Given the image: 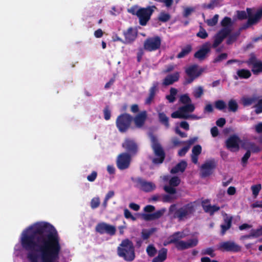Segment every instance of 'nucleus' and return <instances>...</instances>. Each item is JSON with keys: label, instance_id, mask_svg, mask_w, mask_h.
I'll return each instance as SVG.
<instances>
[{"label": "nucleus", "instance_id": "1", "mask_svg": "<svg viewBox=\"0 0 262 262\" xmlns=\"http://www.w3.org/2000/svg\"><path fill=\"white\" fill-rule=\"evenodd\" d=\"M20 243L28 252L30 262H55L61 251L60 237L55 227L47 222H38L24 230Z\"/></svg>", "mask_w": 262, "mask_h": 262}, {"label": "nucleus", "instance_id": "2", "mask_svg": "<svg viewBox=\"0 0 262 262\" xmlns=\"http://www.w3.org/2000/svg\"><path fill=\"white\" fill-rule=\"evenodd\" d=\"M117 251L120 257L128 262L133 261L136 257L133 243L128 238L122 241L117 247Z\"/></svg>", "mask_w": 262, "mask_h": 262}, {"label": "nucleus", "instance_id": "3", "mask_svg": "<svg viewBox=\"0 0 262 262\" xmlns=\"http://www.w3.org/2000/svg\"><path fill=\"white\" fill-rule=\"evenodd\" d=\"M199 204V201L197 200L183 205L174 211L173 217L178 219L179 221L187 219L194 213L195 207Z\"/></svg>", "mask_w": 262, "mask_h": 262}, {"label": "nucleus", "instance_id": "4", "mask_svg": "<svg viewBox=\"0 0 262 262\" xmlns=\"http://www.w3.org/2000/svg\"><path fill=\"white\" fill-rule=\"evenodd\" d=\"M150 139L151 147L155 156V157L152 159V163L154 165H159L163 163L165 159L166 154L156 137L152 136Z\"/></svg>", "mask_w": 262, "mask_h": 262}, {"label": "nucleus", "instance_id": "5", "mask_svg": "<svg viewBox=\"0 0 262 262\" xmlns=\"http://www.w3.org/2000/svg\"><path fill=\"white\" fill-rule=\"evenodd\" d=\"M133 121V117L130 114H121L116 119V127L120 133H125L130 128Z\"/></svg>", "mask_w": 262, "mask_h": 262}, {"label": "nucleus", "instance_id": "6", "mask_svg": "<svg viewBox=\"0 0 262 262\" xmlns=\"http://www.w3.org/2000/svg\"><path fill=\"white\" fill-rule=\"evenodd\" d=\"M156 8L155 6H147L146 8H140L137 10V16L141 26H145L147 25Z\"/></svg>", "mask_w": 262, "mask_h": 262}, {"label": "nucleus", "instance_id": "7", "mask_svg": "<svg viewBox=\"0 0 262 262\" xmlns=\"http://www.w3.org/2000/svg\"><path fill=\"white\" fill-rule=\"evenodd\" d=\"M251 67V72L255 75L262 73V61L258 59L254 53H250L249 58L244 62Z\"/></svg>", "mask_w": 262, "mask_h": 262}, {"label": "nucleus", "instance_id": "8", "mask_svg": "<svg viewBox=\"0 0 262 262\" xmlns=\"http://www.w3.org/2000/svg\"><path fill=\"white\" fill-rule=\"evenodd\" d=\"M162 39L158 35L146 38L143 43L144 49L148 52L159 50L161 46Z\"/></svg>", "mask_w": 262, "mask_h": 262}, {"label": "nucleus", "instance_id": "9", "mask_svg": "<svg viewBox=\"0 0 262 262\" xmlns=\"http://www.w3.org/2000/svg\"><path fill=\"white\" fill-rule=\"evenodd\" d=\"M218 249L223 252L232 253H237L242 250L241 246L232 241L220 243Z\"/></svg>", "mask_w": 262, "mask_h": 262}, {"label": "nucleus", "instance_id": "10", "mask_svg": "<svg viewBox=\"0 0 262 262\" xmlns=\"http://www.w3.org/2000/svg\"><path fill=\"white\" fill-rule=\"evenodd\" d=\"M211 43L207 41L201 45L199 49L194 54V57L199 61L204 60L211 52Z\"/></svg>", "mask_w": 262, "mask_h": 262}, {"label": "nucleus", "instance_id": "11", "mask_svg": "<svg viewBox=\"0 0 262 262\" xmlns=\"http://www.w3.org/2000/svg\"><path fill=\"white\" fill-rule=\"evenodd\" d=\"M202 70H198V66L194 64L190 66L185 69V73L188 78H185L184 84L192 83L193 80L199 77L202 74Z\"/></svg>", "mask_w": 262, "mask_h": 262}, {"label": "nucleus", "instance_id": "12", "mask_svg": "<svg viewBox=\"0 0 262 262\" xmlns=\"http://www.w3.org/2000/svg\"><path fill=\"white\" fill-rule=\"evenodd\" d=\"M95 230L100 234L106 233L111 236L114 235L116 232L115 226L104 222L98 223L95 227Z\"/></svg>", "mask_w": 262, "mask_h": 262}, {"label": "nucleus", "instance_id": "13", "mask_svg": "<svg viewBox=\"0 0 262 262\" xmlns=\"http://www.w3.org/2000/svg\"><path fill=\"white\" fill-rule=\"evenodd\" d=\"M131 156L126 152L120 154L117 158V166L120 170H124L128 168L130 165Z\"/></svg>", "mask_w": 262, "mask_h": 262}, {"label": "nucleus", "instance_id": "14", "mask_svg": "<svg viewBox=\"0 0 262 262\" xmlns=\"http://www.w3.org/2000/svg\"><path fill=\"white\" fill-rule=\"evenodd\" d=\"M122 146L130 156L136 155L138 152V145L133 139L126 138Z\"/></svg>", "mask_w": 262, "mask_h": 262}, {"label": "nucleus", "instance_id": "15", "mask_svg": "<svg viewBox=\"0 0 262 262\" xmlns=\"http://www.w3.org/2000/svg\"><path fill=\"white\" fill-rule=\"evenodd\" d=\"M240 138L236 135L230 136L226 141V146L232 151H238L239 149Z\"/></svg>", "mask_w": 262, "mask_h": 262}, {"label": "nucleus", "instance_id": "16", "mask_svg": "<svg viewBox=\"0 0 262 262\" xmlns=\"http://www.w3.org/2000/svg\"><path fill=\"white\" fill-rule=\"evenodd\" d=\"M198 244V240L196 238L188 239L187 242L184 241H179L175 247L178 250L182 251L196 246Z\"/></svg>", "mask_w": 262, "mask_h": 262}, {"label": "nucleus", "instance_id": "17", "mask_svg": "<svg viewBox=\"0 0 262 262\" xmlns=\"http://www.w3.org/2000/svg\"><path fill=\"white\" fill-rule=\"evenodd\" d=\"M216 167L214 160H210L203 164L201 166L202 176L206 177L212 174L213 170Z\"/></svg>", "mask_w": 262, "mask_h": 262}, {"label": "nucleus", "instance_id": "18", "mask_svg": "<svg viewBox=\"0 0 262 262\" xmlns=\"http://www.w3.org/2000/svg\"><path fill=\"white\" fill-rule=\"evenodd\" d=\"M137 183L140 185V189L144 192H151L156 188V186L154 183L147 182L141 178H138L137 179Z\"/></svg>", "mask_w": 262, "mask_h": 262}, {"label": "nucleus", "instance_id": "19", "mask_svg": "<svg viewBox=\"0 0 262 262\" xmlns=\"http://www.w3.org/2000/svg\"><path fill=\"white\" fill-rule=\"evenodd\" d=\"M147 113L146 111H143L133 118V121L137 128H142L147 119Z\"/></svg>", "mask_w": 262, "mask_h": 262}, {"label": "nucleus", "instance_id": "20", "mask_svg": "<svg viewBox=\"0 0 262 262\" xmlns=\"http://www.w3.org/2000/svg\"><path fill=\"white\" fill-rule=\"evenodd\" d=\"M125 37L124 43L129 44L132 43L137 36V32L132 28H129L126 31L123 32Z\"/></svg>", "mask_w": 262, "mask_h": 262}, {"label": "nucleus", "instance_id": "21", "mask_svg": "<svg viewBox=\"0 0 262 262\" xmlns=\"http://www.w3.org/2000/svg\"><path fill=\"white\" fill-rule=\"evenodd\" d=\"M186 236L183 231H177L173 233L171 235L169 236L168 238L167 243H164V245L166 246L167 244H174L176 245L181 239L184 238Z\"/></svg>", "mask_w": 262, "mask_h": 262}, {"label": "nucleus", "instance_id": "22", "mask_svg": "<svg viewBox=\"0 0 262 262\" xmlns=\"http://www.w3.org/2000/svg\"><path fill=\"white\" fill-rule=\"evenodd\" d=\"M180 74L178 72H176L172 74H169L166 76L163 80V84L164 85H169L174 82L179 80Z\"/></svg>", "mask_w": 262, "mask_h": 262}, {"label": "nucleus", "instance_id": "23", "mask_svg": "<svg viewBox=\"0 0 262 262\" xmlns=\"http://www.w3.org/2000/svg\"><path fill=\"white\" fill-rule=\"evenodd\" d=\"M232 216H226L224 218V224L221 225V235L225 234L226 232L229 230L232 226Z\"/></svg>", "mask_w": 262, "mask_h": 262}, {"label": "nucleus", "instance_id": "24", "mask_svg": "<svg viewBox=\"0 0 262 262\" xmlns=\"http://www.w3.org/2000/svg\"><path fill=\"white\" fill-rule=\"evenodd\" d=\"M157 91V85L155 84H153L152 86L149 89L148 96L146 98L145 100V104L150 105L152 101L154 100L156 96V94Z\"/></svg>", "mask_w": 262, "mask_h": 262}, {"label": "nucleus", "instance_id": "25", "mask_svg": "<svg viewBox=\"0 0 262 262\" xmlns=\"http://www.w3.org/2000/svg\"><path fill=\"white\" fill-rule=\"evenodd\" d=\"M187 167V163L185 161H181L178 163L175 166L171 168L170 173L175 174L179 172H183Z\"/></svg>", "mask_w": 262, "mask_h": 262}, {"label": "nucleus", "instance_id": "26", "mask_svg": "<svg viewBox=\"0 0 262 262\" xmlns=\"http://www.w3.org/2000/svg\"><path fill=\"white\" fill-rule=\"evenodd\" d=\"M256 18V16L254 17V18H248L246 23L242 25L239 28V31L246 30L248 28L257 24L259 21H257ZM239 33H240V32H239Z\"/></svg>", "mask_w": 262, "mask_h": 262}, {"label": "nucleus", "instance_id": "27", "mask_svg": "<svg viewBox=\"0 0 262 262\" xmlns=\"http://www.w3.org/2000/svg\"><path fill=\"white\" fill-rule=\"evenodd\" d=\"M237 76H234V79L237 80L238 78L241 79H248L251 76V72L247 69H242L238 70L236 72Z\"/></svg>", "mask_w": 262, "mask_h": 262}, {"label": "nucleus", "instance_id": "28", "mask_svg": "<svg viewBox=\"0 0 262 262\" xmlns=\"http://www.w3.org/2000/svg\"><path fill=\"white\" fill-rule=\"evenodd\" d=\"M252 9L250 8H247L246 9V13L248 18H254V17H257V21H259L262 18V8L257 9L256 12L254 14L252 13Z\"/></svg>", "mask_w": 262, "mask_h": 262}, {"label": "nucleus", "instance_id": "29", "mask_svg": "<svg viewBox=\"0 0 262 262\" xmlns=\"http://www.w3.org/2000/svg\"><path fill=\"white\" fill-rule=\"evenodd\" d=\"M258 97L254 96L252 97H244L242 98L241 101L244 106H248L255 103L258 101Z\"/></svg>", "mask_w": 262, "mask_h": 262}, {"label": "nucleus", "instance_id": "30", "mask_svg": "<svg viewBox=\"0 0 262 262\" xmlns=\"http://www.w3.org/2000/svg\"><path fill=\"white\" fill-rule=\"evenodd\" d=\"M171 117L172 118H181L185 119L189 118L190 117L195 118L194 116L189 115L188 114H184V113H183V112H182V111L181 110L180 107L179 108L178 111L173 112L171 114Z\"/></svg>", "mask_w": 262, "mask_h": 262}, {"label": "nucleus", "instance_id": "31", "mask_svg": "<svg viewBox=\"0 0 262 262\" xmlns=\"http://www.w3.org/2000/svg\"><path fill=\"white\" fill-rule=\"evenodd\" d=\"M192 48L191 45H187L184 48L182 49L181 51L177 55L178 58H182L188 55L192 51Z\"/></svg>", "mask_w": 262, "mask_h": 262}, {"label": "nucleus", "instance_id": "32", "mask_svg": "<svg viewBox=\"0 0 262 262\" xmlns=\"http://www.w3.org/2000/svg\"><path fill=\"white\" fill-rule=\"evenodd\" d=\"M158 118L159 122L164 125L166 128L169 127V118L163 112L158 113Z\"/></svg>", "mask_w": 262, "mask_h": 262}, {"label": "nucleus", "instance_id": "33", "mask_svg": "<svg viewBox=\"0 0 262 262\" xmlns=\"http://www.w3.org/2000/svg\"><path fill=\"white\" fill-rule=\"evenodd\" d=\"M156 228H151L148 230L143 229L141 232V237L143 240L148 239L149 237L156 231Z\"/></svg>", "mask_w": 262, "mask_h": 262}, {"label": "nucleus", "instance_id": "34", "mask_svg": "<svg viewBox=\"0 0 262 262\" xmlns=\"http://www.w3.org/2000/svg\"><path fill=\"white\" fill-rule=\"evenodd\" d=\"M167 249L165 248H162L159 251L158 255L154 258L164 262L167 258Z\"/></svg>", "mask_w": 262, "mask_h": 262}, {"label": "nucleus", "instance_id": "35", "mask_svg": "<svg viewBox=\"0 0 262 262\" xmlns=\"http://www.w3.org/2000/svg\"><path fill=\"white\" fill-rule=\"evenodd\" d=\"M221 25L223 28H231L233 25V22L230 17L225 16L221 21Z\"/></svg>", "mask_w": 262, "mask_h": 262}, {"label": "nucleus", "instance_id": "36", "mask_svg": "<svg viewBox=\"0 0 262 262\" xmlns=\"http://www.w3.org/2000/svg\"><path fill=\"white\" fill-rule=\"evenodd\" d=\"M180 107L181 108L182 112H183L184 114H187L188 113H192L195 109L194 105L191 103L185 104Z\"/></svg>", "mask_w": 262, "mask_h": 262}, {"label": "nucleus", "instance_id": "37", "mask_svg": "<svg viewBox=\"0 0 262 262\" xmlns=\"http://www.w3.org/2000/svg\"><path fill=\"white\" fill-rule=\"evenodd\" d=\"M238 104L234 99H230L228 103V108L229 112H236L238 110Z\"/></svg>", "mask_w": 262, "mask_h": 262}, {"label": "nucleus", "instance_id": "38", "mask_svg": "<svg viewBox=\"0 0 262 262\" xmlns=\"http://www.w3.org/2000/svg\"><path fill=\"white\" fill-rule=\"evenodd\" d=\"M171 18L170 15L165 12H161L158 16V20L162 23L168 21Z\"/></svg>", "mask_w": 262, "mask_h": 262}, {"label": "nucleus", "instance_id": "39", "mask_svg": "<svg viewBox=\"0 0 262 262\" xmlns=\"http://www.w3.org/2000/svg\"><path fill=\"white\" fill-rule=\"evenodd\" d=\"M210 201L209 199L202 200L201 202V205L204 211L208 213H210L211 204H210Z\"/></svg>", "mask_w": 262, "mask_h": 262}, {"label": "nucleus", "instance_id": "40", "mask_svg": "<svg viewBox=\"0 0 262 262\" xmlns=\"http://www.w3.org/2000/svg\"><path fill=\"white\" fill-rule=\"evenodd\" d=\"M219 5V0H211L209 4H203L202 7L205 9H213Z\"/></svg>", "mask_w": 262, "mask_h": 262}, {"label": "nucleus", "instance_id": "41", "mask_svg": "<svg viewBox=\"0 0 262 262\" xmlns=\"http://www.w3.org/2000/svg\"><path fill=\"white\" fill-rule=\"evenodd\" d=\"M231 31V28H223L217 34L225 39L230 34Z\"/></svg>", "mask_w": 262, "mask_h": 262}, {"label": "nucleus", "instance_id": "42", "mask_svg": "<svg viewBox=\"0 0 262 262\" xmlns=\"http://www.w3.org/2000/svg\"><path fill=\"white\" fill-rule=\"evenodd\" d=\"M196 36L201 39H205L208 36V34L205 29L200 26L199 31L196 33Z\"/></svg>", "mask_w": 262, "mask_h": 262}, {"label": "nucleus", "instance_id": "43", "mask_svg": "<svg viewBox=\"0 0 262 262\" xmlns=\"http://www.w3.org/2000/svg\"><path fill=\"white\" fill-rule=\"evenodd\" d=\"M224 39H223L218 34H216L214 36L213 43L211 45V48H216L222 43Z\"/></svg>", "mask_w": 262, "mask_h": 262}, {"label": "nucleus", "instance_id": "44", "mask_svg": "<svg viewBox=\"0 0 262 262\" xmlns=\"http://www.w3.org/2000/svg\"><path fill=\"white\" fill-rule=\"evenodd\" d=\"M157 252V250L153 245H148L146 248V252L149 257L154 256Z\"/></svg>", "mask_w": 262, "mask_h": 262}, {"label": "nucleus", "instance_id": "45", "mask_svg": "<svg viewBox=\"0 0 262 262\" xmlns=\"http://www.w3.org/2000/svg\"><path fill=\"white\" fill-rule=\"evenodd\" d=\"M203 93L204 90L203 88L199 86L194 89L193 92V95L195 98H199L203 95Z\"/></svg>", "mask_w": 262, "mask_h": 262}, {"label": "nucleus", "instance_id": "46", "mask_svg": "<svg viewBox=\"0 0 262 262\" xmlns=\"http://www.w3.org/2000/svg\"><path fill=\"white\" fill-rule=\"evenodd\" d=\"M218 19L219 15L215 14L212 18L207 19L206 23L208 26L210 27H213L217 24Z\"/></svg>", "mask_w": 262, "mask_h": 262}, {"label": "nucleus", "instance_id": "47", "mask_svg": "<svg viewBox=\"0 0 262 262\" xmlns=\"http://www.w3.org/2000/svg\"><path fill=\"white\" fill-rule=\"evenodd\" d=\"M181 182L180 178L177 176L172 177L169 181V184L171 186H178Z\"/></svg>", "mask_w": 262, "mask_h": 262}, {"label": "nucleus", "instance_id": "48", "mask_svg": "<svg viewBox=\"0 0 262 262\" xmlns=\"http://www.w3.org/2000/svg\"><path fill=\"white\" fill-rule=\"evenodd\" d=\"M214 250L213 248L209 247L206 249H203L202 251V255H208L210 256L211 257H214L215 256V254L214 252Z\"/></svg>", "mask_w": 262, "mask_h": 262}, {"label": "nucleus", "instance_id": "49", "mask_svg": "<svg viewBox=\"0 0 262 262\" xmlns=\"http://www.w3.org/2000/svg\"><path fill=\"white\" fill-rule=\"evenodd\" d=\"M180 102L184 104H187L191 103V100L187 94H183L180 98Z\"/></svg>", "mask_w": 262, "mask_h": 262}, {"label": "nucleus", "instance_id": "50", "mask_svg": "<svg viewBox=\"0 0 262 262\" xmlns=\"http://www.w3.org/2000/svg\"><path fill=\"white\" fill-rule=\"evenodd\" d=\"M215 107L219 110H223L226 107L225 102L222 100H219L215 102Z\"/></svg>", "mask_w": 262, "mask_h": 262}, {"label": "nucleus", "instance_id": "51", "mask_svg": "<svg viewBox=\"0 0 262 262\" xmlns=\"http://www.w3.org/2000/svg\"><path fill=\"white\" fill-rule=\"evenodd\" d=\"M165 211L166 209L165 208H163L152 213L154 220H155L160 219L163 216Z\"/></svg>", "mask_w": 262, "mask_h": 262}, {"label": "nucleus", "instance_id": "52", "mask_svg": "<svg viewBox=\"0 0 262 262\" xmlns=\"http://www.w3.org/2000/svg\"><path fill=\"white\" fill-rule=\"evenodd\" d=\"M251 190L252 191V193H253V195L254 196H256L261 188V184H256V185H252L251 186Z\"/></svg>", "mask_w": 262, "mask_h": 262}, {"label": "nucleus", "instance_id": "53", "mask_svg": "<svg viewBox=\"0 0 262 262\" xmlns=\"http://www.w3.org/2000/svg\"><path fill=\"white\" fill-rule=\"evenodd\" d=\"M237 18L239 20H244L248 18L247 13L245 11L237 10L236 11Z\"/></svg>", "mask_w": 262, "mask_h": 262}, {"label": "nucleus", "instance_id": "54", "mask_svg": "<svg viewBox=\"0 0 262 262\" xmlns=\"http://www.w3.org/2000/svg\"><path fill=\"white\" fill-rule=\"evenodd\" d=\"M228 54L226 53H221L215 58L213 61V63L220 62L227 59Z\"/></svg>", "mask_w": 262, "mask_h": 262}, {"label": "nucleus", "instance_id": "55", "mask_svg": "<svg viewBox=\"0 0 262 262\" xmlns=\"http://www.w3.org/2000/svg\"><path fill=\"white\" fill-rule=\"evenodd\" d=\"M202 152V147L200 145H196L194 146L192 149V155L198 156Z\"/></svg>", "mask_w": 262, "mask_h": 262}, {"label": "nucleus", "instance_id": "56", "mask_svg": "<svg viewBox=\"0 0 262 262\" xmlns=\"http://www.w3.org/2000/svg\"><path fill=\"white\" fill-rule=\"evenodd\" d=\"M251 156V151L250 150H248L245 154L244 155L243 158H242V163L243 164V166H245L248 162V160L249 158H250Z\"/></svg>", "mask_w": 262, "mask_h": 262}, {"label": "nucleus", "instance_id": "57", "mask_svg": "<svg viewBox=\"0 0 262 262\" xmlns=\"http://www.w3.org/2000/svg\"><path fill=\"white\" fill-rule=\"evenodd\" d=\"M251 235L254 237H258L262 235L261 228L260 227L257 229H252L251 230Z\"/></svg>", "mask_w": 262, "mask_h": 262}, {"label": "nucleus", "instance_id": "58", "mask_svg": "<svg viewBox=\"0 0 262 262\" xmlns=\"http://www.w3.org/2000/svg\"><path fill=\"white\" fill-rule=\"evenodd\" d=\"M100 205V200L98 198H94L91 201V207L92 209H95Z\"/></svg>", "mask_w": 262, "mask_h": 262}, {"label": "nucleus", "instance_id": "59", "mask_svg": "<svg viewBox=\"0 0 262 262\" xmlns=\"http://www.w3.org/2000/svg\"><path fill=\"white\" fill-rule=\"evenodd\" d=\"M104 118L106 120H108L111 118V112L108 105L106 106L103 110Z\"/></svg>", "mask_w": 262, "mask_h": 262}, {"label": "nucleus", "instance_id": "60", "mask_svg": "<svg viewBox=\"0 0 262 262\" xmlns=\"http://www.w3.org/2000/svg\"><path fill=\"white\" fill-rule=\"evenodd\" d=\"M164 190L169 194H173L176 193V189L173 186H165L164 187Z\"/></svg>", "mask_w": 262, "mask_h": 262}, {"label": "nucleus", "instance_id": "61", "mask_svg": "<svg viewBox=\"0 0 262 262\" xmlns=\"http://www.w3.org/2000/svg\"><path fill=\"white\" fill-rule=\"evenodd\" d=\"M124 215L126 219H130L132 221H135L136 218L132 215L128 209L125 208L124 210Z\"/></svg>", "mask_w": 262, "mask_h": 262}, {"label": "nucleus", "instance_id": "62", "mask_svg": "<svg viewBox=\"0 0 262 262\" xmlns=\"http://www.w3.org/2000/svg\"><path fill=\"white\" fill-rule=\"evenodd\" d=\"M144 48H140L138 49V51L137 53V60L138 62H140L142 58V57L144 54Z\"/></svg>", "mask_w": 262, "mask_h": 262}, {"label": "nucleus", "instance_id": "63", "mask_svg": "<svg viewBox=\"0 0 262 262\" xmlns=\"http://www.w3.org/2000/svg\"><path fill=\"white\" fill-rule=\"evenodd\" d=\"M189 149V146H185L183 147V148L179 150L178 152V156L180 157L184 156L188 151Z\"/></svg>", "mask_w": 262, "mask_h": 262}, {"label": "nucleus", "instance_id": "64", "mask_svg": "<svg viewBox=\"0 0 262 262\" xmlns=\"http://www.w3.org/2000/svg\"><path fill=\"white\" fill-rule=\"evenodd\" d=\"M255 107V113L257 114L262 113V99L258 101Z\"/></svg>", "mask_w": 262, "mask_h": 262}]
</instances>
